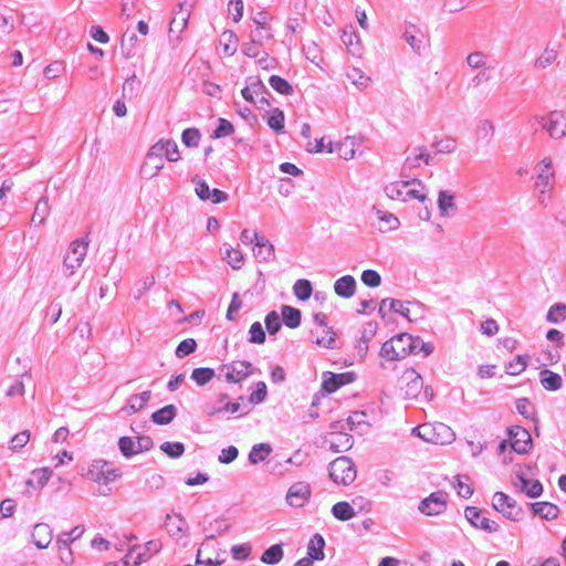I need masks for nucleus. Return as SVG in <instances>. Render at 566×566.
<instances>
[{"instance_id":"13d9d810","label":"nucleus","mask_w":566,"mask_h":566,"mask_svg":"<svg viewBox=\"0 0 566 566\" xmlns=\"http://www.w3.org/2000/svg\"><path fill=\"white\" fill-rule=\"evenodd\" d=\"M527 366V356L518 355L514 360L505 365V370L509 375H520Z\"/></svg>"},{"instance_id":"dca6fc26","label":"nucleus","mask_w":566,"mask_h":566,"mask_svg":"<svg viewBox=\"0 0 566 566\" xmlns=\"http://www.w3.org/2000/svg\"><path fill=\"white\" fill-rule=\"evenodd\" d=\"M311 496V486L306 482L292 484L286 494V502L293 507H302Z\"/></svg>"},{"instance_id":"ddd939ff","label":"nucleus","mask_w":566,"mask_h":566,"mask_svg":"<svg viewBox=\"0 0 566 566\" xmlns=\"http://www.w3.org/2000/svg\"><path fill=\"white\" fill-rule=\"evenodd\" d=\"M196 0H182L178 3V11L174 13L170 21V32L181 33L188 24L191 8Z\"/></svg>"},{"instance_id":"f257e3e1","label":"nucleus","mask_w":566,"mask_h":566,"mask_svg":"<svg viewBox=\"0 0 566 566\" xmlns=\"http://www.w3.org/2000/svg\"><path fill=\"white\" fill-rule=\"evenodd\" d=\"M329 476L336 484L348 485L356 479V468L348 457H338L329 463Z\"/></svg>"},{"instance_id":"58836bf2","label":"nucleus","mask_w":566,"mask_h":566,"mask_svg":"<svg viewBox=\"0 0 566 566\" xmlns=\"http://www.w3.org/2000/svg\"><path fill=\"white\" fill-rule=\"evenodd\" d=\"M374 209H375L376 216L379 219V221L381 223H384V224H380V227H379V230L381 232L396 230L399 227L400 221L396 216H394L392 213H389V212H384L376 208H374Z\"/></svg>"},{"instance_id":"a878e982","label":"nucleus","mask_w":566,"mask_h":566,"mask_svg":"<svg viewBox=\"0 0 566 566\" xmlns=\"http://www.w3.org/2000/svg\"><path fill=\"white\" fill-rule=\"evenodd\" d=\"M340 39L353 55H360V40L353 25H348L343 30Z\"/></svg>"},{"instance_id":"7c9ffc66","label":"nucleus","mask_w":566,"mask_h":566,"mask_svg":"<svg viewBox=\"0 0 566 566\" xmlns=\"http://www.w3.org/2000/svg\"><path fill=\"white\" fill-rule=\"evenodd\" d=\"M50 210L49 198L46 196L41 197L34 207L31 224L35 227L43 224L50 214Z\"/></svg>"},{"instance_id":"c03bdc74","label":"nucleus","mask_w":566,"mask_h":566,"mask_svg":"<svg viewBox=\"0 0 566 566\" xmlns=\"http://www.w3.org/2000/svg\"><path fill=\"white\" fill-rule=\"evenodd\" d=\"M266 123L275 133H283L285 123L283 111L280 108H273L272 113L266 118Z\"/></svg>"},{"instance_id":"f3484780","label":"nucleus","mask_w":566,"mask_h":566,"mask_svg":"<svg viewBox=\"0 0 566 566\" xmlns=\"http://www.w3.org/2000/svg\"><path fill=\"white\" fill-rule=\"evenodd\" d=\"M553 179L554 171L552 168V159L546 157L537 166L536 189L543 193L551 191Z\"/></svg>"},{"instance_id":"4d7b16f0","label":"nucleus","mask_w":566,"mask_h":566,"mask_svg":"<svg viewBox=\"0 0 566 566\" xmlns=\"http://www.w3.org/2000/svg\"><path fill=\"white\" fill-rule=\"evenodd\" d=\"M556 59H557V51H555L554 49L546 48L544 50V52L542 53V55H539L535 60L534 65H535V67H538V69H546L549 65H552L556 61Z\"/></svg>"},{"instance_id":"6ab92c4d","label":"nucleus","mask_w":566,"mask_h":566,"mask_svg":"<svg viewBox=\"0 0 566 566\" xmlns=\"http://www.w3.org/2000/svg\"><path fill=\"white\" fill-rule=\"evenodd\" d=\"M356 139L347 136L344 140L337 143H328L326 153H336L340 158L349 160L355 156Z\"/></svg>"},{"instance_id":"09e8293b","label":"nucleus","mask_w":566,"mask_h":566,"mask_svg":"<svg viewBox=\"0 0 566 566\" xmlns=\"http://www.w3.org/2000/svg\"><path fill=\"white\" fill-rule=\"evenodd\" d=\"M269 84L274 91L282 95H292L294 92L292 85L279 75H271Z\"/></svg>"},{"instance_id":"4be33fe9","label":"nucleus","mask_w":566,"mask_h":566,"mask_svg":"<svg viewBox=\"0 0 566 566\" xmlns=\"http://www.w3.org/2000/svg\"><path fill=\"white\" fill-rule=\"evenodd\" d=\"M329 450L335 453H342L349 450L354 444L353 436L344 432H333L328 440Z\"/></svg>"},{"instance_id":"bb28decb","label":"nucleus","mask_w":566,"mask_h":566,"mask_svg":"<svg viewBox=\"0 0 566 566\" xmlns=\"http://www.w3.org/2000/svg\"><path fill=\"white\" fill-rule=\"evenodd\" d=\"M324 547V537L318 533L314 534L307 544V557L314 562L323 560L325 557Z\"/></svg>"},{"instance_id":"2eb2a0df","label":"nucleus","mask_w":566,"mask_h":566,"mask_svg":"<svg viewBox=\"0 0 566 566\" xmlns=\"http://www.w3.org/2000/svg\"><path fill=\"white\" fill-rule=\"evenodd\" d=\"M510 444L511 448L517 453H527L532 443L530 432L520 427L515 426L509 429Z\"/></svg>"},{"instance_id":"72a5a7b5","label":"nucleus","mask_w":566,"mask_h":566,"mask_svg":"<svg viewBox=\"0 0 566 566\" xmlns=\"http://www.w3.org/2000/svg\"><path fill=\"white\" fill-rule=\"evenodd\" d=\"M273 449L270 443L261 442L254 444L250 450L248 460L251 464L255 465L266 460L272 453Z\"/></svg>"},{"instance_id":"aec40b11","label":"nucleus","mask_w":566,"mask_h":566,"mask_svg":"<svg viewBox=\"0 0 566 566\" xmlns=\"http://www.w3.org/2000/svg\"><path fill=\"white\" fill-rule=\"evenodd\" d=\"M32 541L39 549L46 548L53 538V531L46 523H36L32 531Z\"/></svg>"},{"instance_id":"1a4fd4ad","label":"nucleus","mask_w":566,"mask_h":566,"mask_svg":"<svg viewBox=\"0 0 566 566\" xmlns=\"http://www.w3.org/2000/svg\"><path fill=\"white\" fill-rule=\"evenodd\" d=\"M413 430H423L424 433H421L420 436L424 440H434V443L440 444H447L454 440V432L450 427H448L444 423H437L433 428H430L429 426H421L418 428H415Z\"/></svg>"},{"instance_id":"a211bd4d","label":"nucleus","mask_w":566,"mask_h":566,"mask_svg":"<svg viewBox=\"0 0 566 566\" xmlns=\"http://www.w3.org/2000/svg\"><path fill=\"white\" fill-rule=\"evenodd\" d=\"M396 342V356L400 359L405 358L409 354H418V346L421 343L420 337H413L408 333H401L395 336Z\"/></svg>"},{"instance_id":"a19ab883","label":"nucleus","mask_w":566,"mask_h":566,"mask_svg":"<svg viewBox=\"0 0 566 566\" xmlns=\"http://www.w3.org/2000/svg\"><path fill=\"white\" fill-rule=\"evenodd\" d=\"M224 259L232 269L239 270L243 265V254L239 249H234L229 244H224Z\"/></svg>"},{"instance_id":"7ed1b4c3","label":"nucleus","mask_w":566,"mask_h":566,"mask_svg":"<svg viewBox=\"0 0 566 566\" xmlns=\"http://www.w3.org/2000/svg\"><path fill=\"white\" fill-rule=\"evenodd\" d=\"M88 241L85 239L75 240L70 244V248L64 256L63 266L65 275L74 274L75 270L80 268L87 253Z\"/></svg>"},{"instance_id":"774afa93","label":"nucleus","mask_w":566,"mask_h":566,"mask_svg":"<svg viewBox=\"0 0 566 566\" xmlns=\"http://www.w3.org/2000/svg\"><path fill=\"white\" fill-rule=\"evenodd\" d=\"M360 280L368 287H377L381 284L380 274L370 269L363 271Z\"/></svg>"},{"instance_id":"3c124183","label":"nucleus","mask_w":566,"mask_h":566,"mask_svg":"<svg viewBox=\"0 0 566 566\" xmlns=\"http://www.w3.org/2000/svg\"><path fill=\"white\" fill-rule=\"evenodd\" d=\"M265 329L270 336L275 335L282 327V319L276 311H271L264 318Z\"/></svg>"},{"instance_id":"603ef678","label":"nucleus","mask_w":566,"mask_h":566,"mask_svg":"<svg viewBox=\"0 0 566 566\" xmlns=\"http://www.w3.org/2000/svg\"><path fill=\"white\" fill-rule=\"evenodd\" d=\"M118 448L120 453L127 459H130L135 454H138L137 441H134L130 437L119 438Z\"/></svg>"},{"instance_id":"e2e57ef3","label":"nucleus","mask_w":566,"mask_h":566,"mask_svg":"<svg viewBox=\"0 0 566 566\" xmlns=\"http://www.w3.org/2000/svg\"><path fill=\"white\" fill-rule=\"evenodd\" d=\"M192 184L195 185V191H196V195L199 197V199L203 200V201H208L209 198H210V187L209 185L206 182V180L201 179L199 176H195L192 179H191Z\"/></svg>"},{"instance_id":"6e6d98bb","label":"nucleus","mask_w":566,"mask_h":566,"mask_svg":"<svg viewBox=\"0 0 566 566\" xmlns=\"http://www.w3.org/2000/svg\"><path fill=\"white\" fill-rule=\"evenodd\" d=\"M566 318V305L563 303H555L547 312L546 319L549 323H559Z\"/></svg>"},{"instance_id":"a18cd8bd","label":"nucleus","mask_w":566,"mask_h":566,"mask_svg":"<svg viewBox=\"0 0 566 566\" xmlns=\"http://www.w3.org/2000/svg\"><path fill=\"white\" fill-rule=\"evenodd\" d=\"M240 409H241L240 403H231V405L220 406L216 401L214 403H207L205 411H206L207 416L213 417V416L222 413V412L235 413V412L240 411Z\"/></svg>"},{"instance_id":"9d476101","label":"nucleus","mask_w":566,"mask_h":566,"mask_svg":"<svg viewBox=\"0 0 566 566\" xmlns=\"http://www.w3.org/2000/svg\"><path fill=\"white\" fill-rule=\"evenodd\" d=\"M464 516L468 522L475 528H480L488 533H496L500 530V525L482 514V510L476 506H467L464 510Z\"/></svg>"},{"instance_id":"69168bd1","label":"nucleus","mask_w":566,"mask_h":566,"mask_svg":"<svg viewBox=\"0 0 566 566\" xmlns=\"http://www.w3.org/2000/svg\"><path fill=\"white\" fill-rule=\"evenodd\" d=\"M432 147L436 148V153L434 155L437 154H451L455 150V139L451 138V137H447L444 139H440V140H436L433 144H432Z\"/></svg>"},{"instance_id":"b1692460","label":"nucleus","mask_w":566,"mask_h":566,"mask_svg":"<svg viewBox=\"0 0 566 566\" xmlns=\"http://www.w3.org/2000/svg\"><path fill=\"white\" fill-rule=\"evenodd\" d=\"M530 506L534 515H538L546 521H553L559 514L558 506L551 502H535L531 503Z\"/></svg>"},{"instance_id":"4c0bfd02","label":"nucleus","mask_w":566,"mask_h":566,"mask_svg":"<svg viewBox=\"0 0 566 566\" xmlns=\"http://www.w3.org/2000/svg\"><path fill=\"white\" fill-rule=\"evenodd\" d=\"M283 548L281 544H274L266 548L261 555V562L266 565H276L283 558Z\"/></svg>"},{"instance_id":"0e129e2a","label":"nucleus","mask_w":566,"mask_h":566,"mask_svg":"<svg viewBox=\"0 0 566 566\" xmlns=\"http://www.w3.org/2000/svg\"><path fill=\"white\" fill-rule=\"evenodd\" d=\"M250 38L254 43L262 45L265 41L271 40L273 34L270 27H256L251 31Z\"/></svg>"},{"instance_id":"5fc2aeb1","label":"nucleus","mask_w":566,"mask_h":566,"mask_svg":"<svg viewBox=\"0 0 566 566\" xmlns=\"http://www.w3.org/2000/svg\"><path fill=\"white\" fill-rule=\"evenodd\" d=\"M160 450L171 459H178L185 453V446L181 442L166 441L160 444Z\"/></svg>"},{"instance_id":"f8f14e48","label":"nucleus","mask_w":566,"mask_h":566,"mask_svg":"<svg viewBox=\"0 0 566 566\" xmlns=\"http://www.w3.org/2000/svg\"><path fill=\"white\" fill-rule=\"evenodd\" d=\"M87 475L94 481H102L107 484L120 478V470L109 469L105 460H96L93 462L92 468L88 470Z\"/></svg>"},{"instance_id":"f704fd0d","label":"nucleus","mask_w":566,"mask_h":566,"mask_svg":"<svg viewBox=\"0 0 566 566\" xmlns=\"http://www.w3.org/2000/svg\"><path fill=\"white\" fill-rule=\"evenodd\" d=\"M282 321L290 328H296L301 324L302 313L298 308L290 305H283L281 307Z\"/></svg>"},{"instance_id":"79ce46f5","label":"nucleus","mask_w":566,"mask_h":566,"mask_svg":"<svg viewBox=\"0 0 566 566\" xmlns=\"http://www.w3.org/2000/svg\"><path fill=\"white\" fill-rule=\"evenodd\" d=\"M409 184V181L391 182L385 187V192L392 200L406 201V189Z\"/></svg>"},{"instance_id":"bf43d9fd","label":"nucleus","mask_w":566,"mask_h":566,"mask_svg":"<svg viewBox=\"0 0 566 566\" xmlns=\"http://www.w3.org/2000/svg\"><path fill=\"white\" fill-rule=\"evenodd\" d=\"M233 132H234V127L228 119L219 118L218 125H217L216 129L213 130L211 137L219 139V138L230 136L231 134H233Z\"/></svg>"},{"instance_id":"37998d69","label":"nucleus","mask_w":566,"mask_h":566,"mask_svg":"<svg viewBox=\"0 0 566 566\" xmlns=\"http://www.w3.org/2000/svg\"><path fill=\"white\" fill-rule=\"evenodd\" d=\"M494 124L490 119H480L476 125L475 136L479 140H485L489 143L494 136Z\"/></svg>"},{"instance_id":"052dcab7","label":"nucleus","mask_w":566,"mask_h":566,"mask_svg":"<svg viewBox=\"0 0 566 566\" xmlns=\"http://www.w3.org/2000/svg\"><path fill=\"white\" fill-rule=\"evenodd\" d=\"M196 349H197V342L193 338H186L178 344V346L175 350V355L178 358H184V357L195 353Z\"/></svg>"},{"instance_id":"de8ad7c7","label":"nucleus","mask_w":566,"mask_h":566,"mask_svg":"<svg viewBox=\"0 0 566 566\" xmlns=\"http://www.w3.org/2000/svg\"><path fill=\"white\" fill-rule=\"evenodd\" d=\"M216 376L214 369L209 367L195 368L191 373V379L198 386L207 385Z\"/></svg>"},{"instance_id":"c9c22d12","label":"nucleus","mask_w":566,"mask_h":566,"mask_svg":"<svg viewBox=\"0 0 566 566\" xmlns=\"http://www.w3.org/2000/svg\"><path fill=\"white\" fill-rule=\"evenodd\" d=\"M177 415V409L174 405H166L159 410L153 412L151 421L156 424L165 426L170 423Z\"/></svg>"},{"instance_id":"5701e85b","label":"nucleus","mask_w":566,"mask_h":566,"mask_svg":"<svg viewBox=\"0 0 566 566\" xmlns=\"http://www.w3.org/2000/svg\"><path fill=\"white\" fill-rule=\"evenodd\" d=\"M165 527L171 537L179 538L186 531L187 522L179 513L174 515L167 514L165 520Z\"/></svg>"},{"instance_id":"e433bc0d","label":"nucleus","mask_w":566,"mask_h":566,"mask_svg":"<svg viewBox=\"0 0 566 566\" xmlns=\"http://www.w3.org/2000/svg\"><path fill=\"white\" fill-rule=\"evenodd\" d=\"M52 470L49 468L35 469L32 471V479L27 481L28 486L42 489L52 475Z\"/></svg>"},{"instance_id":"338daca9","label":"nucleus","mask_w":566,"mask_h":566,"mask_svg":"<svg viewBox=\"0 0 566 566\" xmlns=\"http://www.w3.org/2000/svg\"><path fill=\"white\" fill-rule=\"evenodd\" d=\"M201 134L197 128H186L182 132L181 140L187 147H196L199 144Z\"/></svg>"},{"instance_id":"39448f33","label":"nucleus","mask_w":566,"mask_h":566,"mask_svg":"<svg viewBox=\"0 0 566 566\" xmlns=\"http://www.w3.org/2000/svg\"><path fill=\"white\" fill-rule=\"evenodd\" d=\"M526 475L521 467L515 470L511 479L513 488L520 493H525L528 497H539L544 491L543 484L538 480L530 481Z\"/></svg>"},{"instance_id":"cd10ccee","label":"nucleus","mask_w":566,"mask_h":566,"mask_svg":"<svg viewBox=\"0 0 566 566\" xmlns=\"http://www.w3.org/2000/svg\"><path fill=\"white\" fill-rule=\"evenodd\" d=\"M403 39L416 53L420 54L423 48L424 35L416 25L406 28Z\"/></svg>"},{"instance_id":"473e14b6","label":"nucleus","mask_w":566,"mask_h":566,"mask_svg":"<svg viewBox=\"0 0 566 566\" xmlns=\"http://www.w3.org/2000/svg\"><path fill=\"white\" fill-rule=\"evenodd\" d=\"M140 548L136 549V556H133V566H138L144 559L147 554L153 555L157 554L163 545L160 541L158 539H151L148 541L144 546L138 545Z\"/></svg>"},{"instance_id":"864d4df0","label":"nucleus","mask_w":566,"mask_h":566,"mask_svg":"<svg viewBox=\"0 0 566 566\" xmlns=\"http://www.w3.org/2000/svg\"><path fill=\"white\" fill-rule=\"evenodd\" d=\"M266 339L265 331L260 322H254L249 328V343L251 344H264Z\"/></svg>"},{"instance_id":"680f3d73","label":"nucleus","mask_w":566,"mask_h":566,"mask_svg":"<svg viewBox=\"0 0 566 566\" xmlns=\"http://www.w3.org/2000/svg\"><path fill=\"white\" fill-rule=\"evenodd\" d=\"M137 35L135 33H125L122 38L120 49L122 53L126 59H130L134 53L133 49L137 42Z\"/></svg>"},{"instance_id":"0eeeda50","label":"nucleus","mask_w":566,"mask_h":566,"mask_svg":"<svg viewBox=\"0 0 566 566\" xmlns=\"http://www.w3.org/2000/svg\"><path fill=\"white\" fill-rule=\"evenodd\" d=\"M220 371L224 375L228 382H240L254 374V367L247 360H235L230 364H223Z\"/></svg>"},{"instance_id":"4468645a","label":"nucleus","mask_w":566,"mask_h":566,"mask_svg":"<svg viewBox=\"0 0 566 566\" xmlns=\"http://www.w3.org/2000/svg\"><path fill=\"white\" fill-rule=\"evenodd\" d=\"M409 305L416 306L418 308L422 307L420 302H407V303H403V302H401L399 300H395V298H389L388 297V298H384L380 302L379 308H378V313L384 318L386 316V307H388L389 311L395 312V313H399L403 317H406L409 321H411L412 318L410 316Z\"/></svg>"},{"instance_id":"412c9836","label":"nucleus","mask_w":566,"mask_h":566,"mask_svg":"<svg viewBox=\"0 0 566 566\" xmlns=\"http://www.w3.org/2000/svg\"><path fill=\"white\" fill-rule=\"evenodd\" d=\"M356 280L354 276L347 274L337 279L334 283V291L336 295L343 298H349L354 296L356 292Z\"/></svg>"},{"instance_id":"20e7f679","label":"nucleus","mask_w":566,"mask_h":566,"mask_svg":"<svg viewBox=\"0 0 566 566\" xmlns=\"http://www.w3.org/2000/svg\"><path fill=\"white\" fill-rule=\"evenodd\" d=\"M492 506L504 517L511 521H520L523 510L517 505L516 501L504 492H495L492 500Z\"/></svg>"},{"instance_id":"393cba45","label":"nucleus","mask_w":566,"mask_h":566,"mask_svg":"<svg viewBox=\"0 0 566 566\" xmlns=\"http://www.w3.org/2000/svg\"><path fill=\"white\" fill-rule=\"evenodd\" d=\"M253 252L259 262L274 260V245L265 237L258 238Z\"/></svg>"},{"instance_id":"c756f323","label":"nucleus","mask_w":566,"mask_h":566,"mask_svg":"<svg viewBox=\"0 0 566 566\" xmlns=\"http://www.w3.org/2000/svg\"><path fill=\"white\" fill-rule=\"evenodd\" d=\"M539 382L548 391H557L563 386L562 377L546 368L539 371Z\"/></svg>"},{"instance_id":"ea45409f","label":"nucleus","mask_w":566,"mask_h":566,"mask_svg":"<svg viewBox=\"0 0 566 566\" xmlns=\"http://www.w3.org/2000/svg\"><path fill=\"white\" fill-rule=\"evenodd\" d=\"M332 514L338 521L346 522L355 516V511L348 502L342 501L333 505Z\"/></svg>"},{"instance_id":"6e6552de","label":"nucleus","mask_w":566,"mask_h":566,"mask_svg":"<svg viewBox=\"0 0 566 566\" xmlns=\"http://www.w3.org/2000/svg\"><path fill=\"white\" fill-rule=\"evenodd\" d=\"M400 382V391L405 399H416L423 389V380L413 368L403 371Z\"/></svg>"},{"instance_id":"c85d7f7f","label":"nucleus","mask_w":566,"mask_h":566,"mask_svg":"<svg viewBox=\"0 0 566 566\" xmlns=\"http://www.w3.org/2000/svg\"><path fill=\"white\" fill-rule=\"evenodd\" d=\"M85 532L83 525L74 526L70 532H62L56 538V547L59 551H63L71 546L73 542L82 537Z\"/></svg>"},{"instance_id":"423d86ee","label":"nucleus","mask_w":566,"mask_h":566,"mask_svg":"<svg viewBox=\"0 0 566 566\" xmlns=\"http://www.w3.org/2000/svg\"><path fill=\"white\" fill-rule=\"evenodd\" d=\"M448 506V493L443 491L432 492L424 497L418 506V510L427 516H437L446 512Z\"/></svg>"},{"instance_id":"49530a36","label":"nucleus","mask_w":566,"mask_h":566,"mask_svg":"<svg viewBox=\"0 0 566 566\" xmlns=\"http://www.w3.org/2000/svg\"><path fill=\"white\" fill-rule=\"evenodd\" d=\"M293 292L298 300L306 301L313 293L312 283L306 279H300L294 283Z\"/></svg>"},{"instance_id":"f03ea898","label":"nucleus","mask_w":566,"mask_h":566,"mask_svg":"<svg viewBox=\"0 0 566 566\" xmlns=\"http://www.w3.org/2000/svg\"><path fill=\"white\" fill-rule=\"evenodd\" d=\"M535 119L554 139L566 136V115L562 111H552L546 116H536Z\"/></svg>"},{"instance_id":"8fccbe9b","label":"nucleus","mask_w":566,"mask_h":566,"mask_svg":"<svg viewBox=\"0 0 566 566\" xmlns=\"http://www.w3.org/2000/svg\"><path fill=\"white\" fill-rule=\"evenodd\" d=\"M164 155H165V140L161 139L150 147V149L146 156V161L144 164L142 172L146 174L147 167H149L151 165L153 160L156 158H163Z\"/></svg>"},{"instance_id":"2f4dec72","label":"nucleus","mask_w":566,"mask_h":566,"mask_svg":"<svg viewBox=\"0 0 566 566\" xmlns=\"http://www.w3.org/2000/svg\"><path fill=\"white\" fill-rule=\"evenodd\" d=\"M438 208L442 217L455 213L454 195L448 190H440L438 196Z\"/></svg>"},{"instance_id":"9b49d317","label":"nucleus","mask_w":566,"mask_h":566,"mask_svg":"<svg viewBox=\"0 0 566 566\" xmlns=\"http://www.w3.org/2000/svg\"><path fill=\"white\" fill-rule=\"evenodd\" d=\"M355 379L356 375L353 371H346L340 374L325 371L323 373L322 389L327 394H333L340 387L353 382Z\"/></svg>"}]
</instances>
